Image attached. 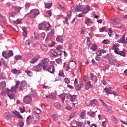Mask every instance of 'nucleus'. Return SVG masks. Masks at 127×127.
I'll list each match as a JSON object with an SVG mask.
<instances>
[{
	"label": "nucleus",
	"instance_id": "57",
	"mask_svg": "<svg viewBox=\"0 0 127 127\" xmlns=\"http://www.w3.org/2000/svg\"><path fill=\"white\" fill-rule=\"evenodd\" d=\"M113 50H114V52L116 54H119V53H120V51H119V48L116 49H113Z\"/></svg>",
	"mask_w": 127,
	"mask_h": 127
},
{
	"label": "nucleus",
	"instance_id": "44",
	"mask_svg": "<svg viewBox=\"0 0 127 127\" xmlns=\"http://www.w3.org/2000/svg\"><path fill=\"white\" fill-rule=\"evenodd\" d=\"M33 119L35 122H37V121H39V115H37L33 117Z\"/></svg>",
	"mask_w": 127,
	"mask_h": 127
},
{
	"label": "nucleus",
	"instance_id": "48",
	"mask_svg": "<svg viewBox=\"0 0 127 127\" xmlns=\"http://www.w3.org/2000/svg\"><path fill=\"white\" fill-rule=\"evenodd\" d=\"M25 73H26L29 77H31V76H32V72L30 71L26 70Z\"/></svg>",
	"mask_w": 127,
	"mask_h": 127
},
{
	"label": "nucleus",
	"instance_id": "54",
	"mask_svg": "<svg viewBox=\"0 0 127 127\" xmlns=\"http://www.w3.org/2000/svg\"><path fill=\"white\" fill-rule=\"evenodd\" d=\"M2 63L4 66V67H6V68H7V67H8V65H7V62H6V61H3L2 62Z\"/></svg>",
	"mask_w": 127,
	"mask_h": 127
},
{
	"label": "nucleus",
	"instance_id": "39",
	"mask_svg": "<svg viewBox=\"0 0 127 127\" xmlns=\"http://www.w3.org/2000/svg\"><path fill=\"white\" fill-rule=\"evenodd\" d=\"M80 117L81 118V119H85L86 118V113H85L84 112H82L81 113Z\"/></svg>",
	"mask_w": 127,
	"mask_h": 127
},
{
	"label": "nucleus",
	"instance_id": "60",
	"mask_svg": "<svg viewBox=\"0 0 127 127\" xmlns=\"http://www.w3.org/2000/svg\"><path fill=\"white\" fill-rule=\"evenodd\" d=\"M12 113L14 115L15 117H17V116L19 114V112H17V111H13Z\"/></svg>",
	"mask_w": 127,
	"mask_h": 127
},
{
	"label": "nucleus",
	"instance_id": "13",
	"mask_svg": "<svg viewBox=\"0 0 127 127\" xmlns=\"http://www.w3.org/2000/svg\"><path fill=\"white\" fill-rule=\"evenodd\" d=\"M48 71L51 74H53L55 72V69L54 68V66H50L48 68Z\"/></svg>",
	"mask_w": 127,
	"mask_h": 127
},
{
	"label": "nucleus",
	"instance_id": "51",
	"mask_svg": "<svg viewBox=\"0 0 127 127\" xmlns=\"http://www.w3.org/2000/svg\"><path fill=\"white\" fill-rule=\"evenodd\" d=\"M67 16L69 17V19H71V18L72 17V12L71 11L67 12Z\"/></svg>",
	"mask_w": 127,
	"mask_h": 127
},
{
	"label": "nucleus",
	"instance_id": "28",
	"mask_svg": "<svg viewBox=\"0 0 127 127\" xmlns=\"http://www.w3.org/2000/svg\"><path fill=\"white\" fill-rule=\"evenodd\" d=\"M111 23H113L114 24H119V22L118 21V19H111L110 20Z\"/></svg>",
	"mask_w": 127,
	"mask_h": 127
},
{
	"label": "nucleus",
	"instance_id": "8",
	"mask_svg": "<svg viewBox=\"0 0 127 127\" xmlns=\"http://www.w3.org/2000/svg\"><path fill=\"white\" fill-rule=\"evenodd\" d=\"M93 86L91 84V82H86L85 84V89L89 90L91 88H93Z\"/></svg>",
	"mask_w": 127,
	"mask_h": 127
},
{
	"label": "nucleus",
	"instance_id": "49",
	"mask_svg": "<svg viewBox=\"0 0 127 127\" xmlns=\"http://www.w3.org/2000/svg\"><path fill=\"white\" fill-rule=\"evenodd\" d=\"M87 38V44L88 46H90L91 45V41H90V38L88 37H86Z\"/></svg>",
	"mask_w": 127,
	"mask_h": 127
},
{
	"label": "nucleus",
	"instance_id": "55",
	"mask_svg": "<svg viewBox=\"0 0 127 127\" xmlns=\"http://www.w3.org/2000/svg\"><path fill=\"white\" fill-rule=\"evenodd\" d=\"M108 35L109 36H112L113 35V31H112V28H109V31L108 32Z\"/></svg>",
	"mask_w": 127,
	"mask_h": 127
},
{
	"label": "nucleus",
	"instance_id": "56",
	"mask_svg": "<svg viewBox=\"0 0 127 127\" xmlns=\"http://www.w3.org/2000/svg\"><path fill=\"white\" fill-rule=\"evenodd\" d=\"M102 43H103V44H108V43H110V40H104L102 41Z\"/></svg>",
	"mask_w": 127,
	"mask_h": 127
},
{
	"label": "nucleus",
	"instance_id": "36",
	"mask_svg": "<svg viewBox=\"0 0 127 127\" xmlns=\"http://www.w3.org/2000/svg\"><path fill=\"white\" fill-rule=\"evenodd\" d=\"M0 86L2 89H3V88H5L6 87V83L5 81H2L1 82Z\"/></svg>",
	"mask_w": 127,
	"mask_h": 127
},
{
	"label": "nucleus",
	"instance_id": "52",
	"mask_svg": "<svg viewBox=\"0 0 127 127\" xmlns=\"http://www.w3.org/2000/svg\"><path fill=\"white\" fill-rule=\"evenodd\" d=\"M119 54V55H121V56H123V57L126 56V54L124 51H120Z\"/></svg>",
	"mask_w": 127,
	"mask_h": 127
},
{
	"label": "nucleus",
	"instance_id": "23",
	"mask_svg": "<svg viewBox=\"0 0 127 127\" xmlns=\"http://www.w3.org/2000/svg\"><path fill=\"white\" fill-rule=\"evenodd\" d=\"M44 25L45 27H46L47 30H50V28H51V26H50V24H49V22H47L46 24H44Z\"/></svg>",
	"mask_w": 127,
	"mask_h": 127
},
{
	"label": "nucleus",
	"instance_id": "53",
	"mask_svg": "<svg viewBox=\"0 0 127 127\" xmlns=\"http://www.w3.org/2000/svg\"><path fill=\"white\" fill-rule=\"evenodd\" d=\"M96 54H97L98 56H101L102 55V52L101 51V50H98L96 52Z\"/></svg>",
	"mask_w": 127,
	"mask_h": 127
},
{
	"label": "nucleus",
	"instance_id": "42",
	"mask_svg": "<svg viewBox=\"0 0 127 127\" xmlns=\"http://www.w3.org/2000/svg\"><path fill=\"white\" fill-rule=\"evenodd\" d=\"M31 118V116L30 115H29L26 119V123L27 124H28V125H30V119Z\"/></svg>",
	"mask_w": 127,
	"mask_h": 127
},
{
	"label": "nucleus",
	"instance_id": "18",
	"mask_svg": "<svg viewBox=\"0 0 127 127\" xmlns=\"http://www.w3.org/2000/svg\"><path fill=\"white\" fill-rule=\"evenodd\" d=\"M90 79L93 82H97L98 81V77L96 76L93 75V74H90Z\"/></svg>",
	"mask_w": 127,
	"mask_h": 127
},
{
	"label": "nucleus",
	"instance_id": "12",
	"mask_svg": "<svg viewBox=\"0 0 127 127\" xmlns=\"http://www.w3.org/2000/svg\"><path fill=\"white\" fill-rule=\"evenodd\" d=\"M125 38V35H123L122 38L118 40V42L119 43H127V41H126Z\"/></svg>",
	"mask_w": 127,
	"mask_h": 127
},
{
	"label": "nucleus",
	"instance_id": "17",
	"mask_svg": "<svg viewBox=\"0 0 127 127\" xmlns=\"http://www.w3.org/2000/svg\"><path fill=\"white\" fill-rule=\"evenodd\" d=\"M71 102H75L77 100V95L69 94Z\"/></svg>",
	"mask_w": 127,
	"mask_h": 127
},
{
	"label": "nucleus",
	"instance_id": "30",
	"mask_svg": "<svg viewBox=\"0 0 127 127\" xmlns=\"http://www.w3.org/2000/svg\"><path fill=\"white\" fill-rule=\"evenodd\" d=\"M51 117L53 118V120L55 122H57V121L58 120V115L56 114H53L51 115Z\"/></svg>",
	"mask_w": 127,
	"mask_h": 127
},
{
	"label": "nucleus",
	"instance_id": "37",
	"mask_svg": "<svg viewBox=\"0 0 127 127\" xmlns=\"http://www.w3.org/2000/svg\"><path fill=\"white\" fill-rule=\"evenodd\" d=\"M84 81L85 82V84L86 83H88L89 82H90V81H89V77H88V76L87 75L84 76Z\"/></svg>",
	"mask_w": 127,
	"mask_h": 127
},
{
	"label": "nucleus",
	"instance_id": "26",
	"mask_svg": "<svg viewBox=\"0 0 127 127\" xmlns=\"http://www.w3.org/2000/svg\"><path fill=\"white\" fill-rule=\"evenodd\" d=\"M84 86V84L81 83V84H78L77 86H76V90L77 91H80L81 89H82V87Z\"/></svg>",
	"mask_w": 127,
	"mask_h": 127
},
{
	"label": "nucleus",
	"instance_id": "45",
	"mask_svg": "<svg viewBox=\"0 0 127 127\" xmlns=\"http://www.w3.org/2000/svg\"><path fill=\"white\" fill-rule=\"evenodd\" d=\"M15 58L16 60H20L21 59L22 57L20 55H17L15 56Z\"/></svg>",
	"mask_w": 127,
	"mask_h": 127
},
{
	"label": "nucleus",
	"instance_id": "22",
	"mask_svg": "<svg viewBox=\"0 0 127 127\" xmlns=\"http://www.w3.org/2000/svg\"><path fill=\"white\" fill-rule=\"evenodd\" d=\"M60 97H61V98L62 99L63 103H64L65 102V99H66V94H65V93L62 94L60 95Z\"/></svg>",
	"mask_w": 127,
	"mask_h": 127
},
{
	"label": "nucleus",
	"instance_id": "38",
	"mask_svg": "<svg viewBox=\"0 0 127 127\" xmlns=\"http://www.w3.org/2000/svg\"><path fill=\"white\" fill-rule=\"evenodd\" d=\"M11 56H13V51L12 50H9L7 57H11Z\"/></svg>",
	"mask_w": 127,
	"mask_h": 127
},
{
	"label": "nucleus",
	"instance_id": "15",
	"mask_svg": "<svg viewBox=\"0 0 127 127\" xmlns=\"http://www.w3.org/2000/svg\"><path fill=\"white\" fill-rule=\"evenodd\" d=\"M98 101L96 99L92 100L91 102V105L92 107H95V106H98Z\"/></svg>",
	"mask_w": 127,
	"mask_h": 127
},
{
	"label": "nucleus",
	"instance_id": "27",
	"mask_svg": "<svg viewBox=\"0 0 127 127\" xmlns=\"http://www.w3.org/2000/svg\"><path fill=\"white\" fill-rule=\"evenodd\" d=\"M54 107H55L58 110H60V108H61V105H60V103L56 102L54 103Z\"/></svg>",
	"mask_w": 127,
	"mask_h": 127
},
{
	"label": "nucleus",
	"instance_id": "43",
	"mask_svg": "<svg viewBox=\"0 0 127 127\" xmlns=\"http://www.w3.org/2000/svg\"><path fill=\"white\" fill-rule=\"evenodd\" d=\"M18 125L20 126V127H23L24 126V122L22 121H20L18 122Z\"/></svg>",
	"mask_w": 127,
	"mask_h": 127
},
{
	"label": "nucleus",
	"instance_id": "59",
	"mask_svg": "<svg viewBox=\"0 0 127 127\" xmlns=\"http://www.w3.org/2000/svg\"><path fill=\"white\" fill-rule=\"evenodd\" d=\"M90 116L92 118H95V117H96V113L92 112L90 114Z\"/></svg>",
	"mask_w": 127,
	"mask_h": 127
},
{
	"label": "nucleus",
	"instance_id": "25",
	"mask_svg": "<svg viewBox=\"0 0 127 127\" xmlns=\"http://www.w3.org/2000/svg\"><path fill=\"white\" fill-rule=\"evenodd\" d=\"M90 49L93 51H97V49H98V46L97 45L94 44L90 47Z\"/></svg>",
	"mask_w": 127,
	"mask_h": 127
},
{
	"label": "nucleus",
	"instance_id": "2",
	"mask_svg": "<svg viewBox=\"0 0 127 127\" xmlns=\"http://www.w3.org/2000/svg\"><path fill=\"white\" fill-rule=\"evenodd\" d=\"M104 90H105V92L106 94L108 95H114V96H118L117 93L115 92V91H112V88L111 87H108V88H105Z\"/></svg>",
	"mask_w": 127,
	"mask_h": 127
},
{
	"label": "nucleus",
	"instance_id": "9",
	"mask_svg": "<svg viewBox=\"0 0 127 127\" xmlns=\"http://www.w3.org/2000/svg\"><path fill=\"white\" fill-rule=\"evenodd\" d=\"M56 40L58 42H61V43H63L64 39H63V36L58 35L56 37Z\"/></svg>",
	"mask_w": 127,
	"mask_h": 127
},
{
	"label": "nucleus",
	"instance_id": "24",
	"mask_svg": "<svg viewBox=\"0 0 127 127\" xmlns=\"http://www.w3.org/2000/svg\"><path fill=\"white\" fill-rule=\"evenodd\" d=\"M12 72L13 74H15V75H19L20 74V70H18L16 69H14L12 70Z\"/></svg>",
	"mask_w": 127,
	"mask_h": 127
},
{
	"label": "nucleus",
	"instance_id": "47",
	"mask_svg": "<svg viewBox=\"0 0 127 127\" xmlns=\"http://www.w3.org/2000/svg\"><path fill=\"white\" fill-rule=\"evenodd\" d=\"M5 78H6L5 73H1L0 79H2L3 80H4L5 79Z\"/></svg>",
	"mask_w": 127,
	"mask_h": 127
},
{
	"label": "nucleus",
	"instance_id": "21",
	"mask_svg": "<svg viewBox=\"0 0 127 127\" xmlns=\"http://www.w3.org/2000/svg\"><path fill=\"white\" fill-rule=\"evenodd\" d=\"M76 126L78 127H85V124H84V122H77L76 123Z\"/></svg>",
	"mask_w": 127,
	"mask_h": 127
},
{
	"label": "nucleus",
	"instance_id": "64",
	"mask_svg": "<svg viewBox=\"0 0 127 127\" xmlns=\"http://www.w3.org/2000/svg\"><path fill=\"white\" fill-rule=\"evenodd\" d=\"M62 48H63L62 47V46H61V45H59V46L57 47L56 49H57V50L59 51V50H60L61 49H62Z\"/></svg>",
	"mask_w": 127,
	"mask_h": 127
},
{
	"label": "nucleus",
	"instance_id": "4",
	"mask_svg": "<svg viewBox=\"0 0 127 127\" xmlns=\"http://www.w3.org/2000/svg\"><path fill=\"white\" fill-rule=\"evenodd\" d=\"M42 69V64L39 63L38 65L34 67L33 70L35 72H39V71H41Z\"/></svg>",
	"mask_w": 127,
	"mask_h": 127
},
{
	"label": "nucleus",
	"instance_id": "61",
	"mask_svg": "<svg viewBox=\"0 0 127 127\" xmlns=\"http://www.w3.org/2000/svg\"><path fill=\"white\" fill-rule=\"evenodd\" d=\"M44 25V23H41L39 24V29L41 30L42 29V26Z\"/></svg>",
	"mask_w": 127,
	"mask_h": 127
},
{
	"label": "nucleus",
	"instance_id": "50",
	"mask_svg": "<svg viewBox=\"0 0 127 127\" xmlns=\"http://www.w3.org/2000/svg\"><path fill=\"white\" fill-rule=\"evenodd\" d=\"M25 7L26 9H28V8L30 7V3L28 2L26 3V4H25Z\"/></svg>",
	"mask_w": 127,
	"mask_h": 127
},
{
	"label": "nucleus",
	"instance_id": "29",
	"mask_svg": "<svg viewBox=\"0 0 127 127\" xmlns=\"http://www.w3.org/2000/svg\"><path fill=\"white\" fill-rule=\"evenodd\" d=\"M49 67V65L48 64H45L44 65L42 64V68H43L44 71H45V70L48 71Z\"/></svg>",
	"mask_w": 127,
	"mask_h": 127
},
{
	"label": "nucleus",
	"instance_id": "19",
	"mask_svg": "<svg viewBox=\"0 0 127 127\" xmlns=\"http://www.w3.org/2000/svg\"><path fill=\"white\" fill-rule=\"evenodd\" d=\"M83 6L80 5V4L77 5L75 8V10L76 11H77V12H79V11H82V10H81V9H83Z\"/></svg>",
	"mask_w": 127,
	"mask_h": 127
},
{
	"label": "nucleus",
	"instance_id": "46",
	"mask_svg": "<svg viewBox=\"0 0 127 127\" xmlns=\"http://www.w3.org/2000/svg\"><path fill=\"white\" fill-rule=\"evenodd\" d=\"M2 56H3V57H4L5 58H6V59H7V58H8V57L7 56H6V51H3L2 52Z\"/></svg>",
	"mask_w": 127,
	"mask_h": 127
},
{
	"label": "nucleus",
	"instance_id": "5",
	"mask_svg": "<svg viewBox=\"0 0 127 127\" xmlns=\"http://www.w3.org/2000/svg\"><path fill=\"white\" fill-rule=\"evenodd\" d=\"M54 29H52L51 31L48 33L47 38H46V40H48V39H51V37L54 35L55 33Z\"/></svg>",
	"mask_w": 127,
	"mask_h": 127
},
{
	"label": "nucleus",
	"instance_id": "33",
	"mask_svg": "<svg viewBox=\"0 0 127 127\" xmlns=\"http://www.w3.org/2000/svg\"><path fill=\"white\" fill-rule=\"evenodd\" d=\"M59 77H63L64 78L65 77V75L64 74V72L62 71V70H60L58 74Z\"/></svg>",
	"mask_w": 127,
	"mask_h": 127
},
{
	"label": "nucleus",
	"instance_id": "32",
	"mask_svg": "<svg viewBox=\"0 0 127 127\" xmlns=\"http://www.w3.org/2000/svg\"><path fill=\"white\" fill-rule=\"evenodd\" d=\"M85 24L88 25V23H92V20L89 18H86L85 20Z\"/></svg>",
	"mask_w": 127,
	"mask_h": 127
},
{
	"label": "nucleus",
	"instance_id": "41",
	"mask_svg": "<svg viewBox=\"0 0 127 127\" xmlns=\"http://www.w3.org/2000/svg\"><path fill=\"white\" fill-rule=\"evenodd\" d=\"M119 46H120V45H119V44H117V43L113 44L112 49H115L118 48L117 47H119Z\"/></svg>",
	"mask_w": 127,
	"mask_h": 127
},
{
	"label": "nucleus",
	"instance_id": "40",
	"mask_svg": "<svg viewBox=\"0 0 127 127\" xmlns=\"http://www.w3.org/2000/svg\"><path fill=\"white\" fill-rule=\"evenodd\" d=\"M56 62H57L58 64H61L62 63V60L61 58L56 59Z\"/></svg>",
	"mask_w": 127,
	"mask_h": 127
},
{
	"label": "nucleus",
	"instance_id": "16",
	"mask_svg": "<svg viewBox=\"0 0 127 127\" xmlns=\"http://www.w3.org/2000/svg\"><path fill=\"white\" fill-rule=\"evenodd\" d=\"M49 61V59L48 58H44L41 60V62L40 63H41V64H46V63H48V62Z\"/></svg>",
	"mask_w": 127,
	"mask_h": 127
},
{
	"label": "nucleus",
	"instance_id": "6",
	"mask_svg": "<svg viewBox=\"0 0 127 127\" xmlns=\"http://www.w3.org/2000/svg\"><path fill=\"white\" fill-rule=\"evenodd\" d=\"M30 13L31 14V17H32L33 18H35L37 15H38V14H39V12H38L37 10H32L30 11Z\"/></svg>",
	"mask_w": 127,
	"mask_h": 127
},
{
	"label": "nucleus",
	"instance_id": "11",
	"mask_svg": "<svg viewBox=\"0 0 127 127\" xmlns=\"http://www.w3.org/2000/svg\"><path fill=\"white\" fill-rule=\"evenodd\" d=\"M27 86V83H26V81H22L21 82V83L20 85V90L21 91H22V90H23L24 87H26Z\"/></svg>",
	"mask_w": 127,
	"mask_h": 127
},
{
	"label": "nucleus",
	"instance_id": "31",
	"mask_svg": "<svg viewBox=\"0 0 127 127\" xmlns=\"http://www.w3.org/2000/svg\"><path fill=\"white\" fill-rule=\"evenodd\" d=\"M45 4V6L46 8H50V7H51V6H52V3H44Z\"/></svg>",
	"mask_w": 127,
	"mask_h": 127
},
{
	"label": "nucleus",
	"instance_id": "62",
	"mask_svg": "<svg viewBox=\"0 0 127 127\" xmlns=\"http://www.w3.org/2000/svg\"><path fill=\"white\" fill-rule=\"evenodd\" d=\"M112 120L114 122V123H117V118L115 116L112 117Z\"/></svg>",
	"mask_w": 127,
	"mask_h": 127
},
{
	"label": "nucleus",
	"instance_id": "35",
	"mask_svg": "<svg viewBox=\"0 0 127 127\" xmlns=\"http://www.w3.org/2000/svg\"><path fill=\"white\" fill-rule=\"evenodd\" d=\"M34 111L36 113V114H40V113H41V110L36 107L34 108Z\"/></svg>",
	"mask_w": 127,
	"mask_h": 127
},
{
	"label": "nucleus",
	"instance_id": "7",
	"mask_svg": "<svg viewBox=\"0 0 127 127\" xmlns=\"http://www.w3.org/2000/svg\"><path fill=\"white\" fill-rule=\"evenodd\" d=\"M40 58V56L39 55H36L32 60L30 61V63L33 64L34 63H36L37 60Z\"/></svg>",
	"mask_w": 127,
	"mask_h": 127
},
{
	"label": "nucleus",
	"instance_id": "3",
	"mask_svg": "<svg viewBox=\"0 0 127 127\" xmlns=\"http://www.w3.org/2000/svg\"><path fill=\"white\" fill-rule=\"evenodd\" d=\"M23 101L25 104H31L32 99L30 96L27 95L24 98Z\"/></svg>",
	"mask_w": 127,
	"mask_h": 127
},
{
	"label": "nucleus",
	"instance_id": "10",
	"mask_svg": "<svg viewBox=\"0 0 127 127\" xmlns=\"http://www.w3.org/2000/svg\"><path fill=\"white\" fill-rule=\"evenodd\" d=\"M14 10H15V12H13L14 14H17L20 10H21V7H16L15 6H12Z\"/></svg>",
	"mask_w": 127,
	"mask_h": 127
},
{
	"label": "nucleus",
	"instance_id": "34",
	"mask_svg": "<svg viewBox=\"0 0 127 127\" xmlns=\"http://www.w3.org/2000/svg\"><path fill=\"white\" fill-rule=\"evenodd\" d=\"M22 20L21 19H18L16 21H13L14 23L15 24H20L21 22H22Z\"/></svg>",
	"mask_w": 127,
	"mask_h": 127
},
{
	"label": "nucleus",
	"instance_id": "20",
	"mask_svg": "<svg viewBox=\"0 0 127 127\" xmlns=\"http://www.w3.org/2000/svg\"><path fill=\"white\" fill-rule=\"evenodd\" d=\"M90 6H87L86 7L84 8V10H83V13L84 14H86V13H87L88 12H89V11H90Z\"/></svg>",
	"mask_w": 127,
	"mask_h": 127
},
{
	"label": "nucleus",
	"instance_id": "63",
	"mask_svg": "<svg viewBox=\"0 0 127 127\" xmlns=\"http://www.w3.org/2000/svg\"><path fill=\"white\" fill-rule=\"evenodd\" d=\"M49 99H55V96L50 94L49 95Z\"/></svg>",
	"mask_w": 127,
	"mask_h": 127
},
{
	"label": "nucleus",
	"instance_id": "14",
	"mask_svg": "<svg viewBox=\"0 0 127 127\" xmlns=\"http://www.w3.org/2000/svg\"><path fill=\"white\" fill-rule=\"evenodd\" d=\"M41 49H42V51H44V52H46V51L48 50V47L45 44H42L41 45Z\"/></svg>",
	"mask_w": 127,
	"mask_h": 127
},
{
	"label": "nucleus",
	"instance_id": "1",
	"mask_svg": "<svg viewBox=\"0 0 127 127\" xmlns=\"http://www.w3.org/2000/svg\"><path fill=\"white\" fill-rule=\"evenodd\" d=\"M16 88H17L16 86L12 87L11 88V90L7 88L6 89V91H3L1 94L2 96H5V93H7L9 98L11 100H13V99H14V94H13V93L16 92Z\"/></svg>",
	"mask_w": 127,
	"mask_h": 127
},
{
	"label": "nucleus",
	"instance_id": "58",
	"mask_svg": "<svg viewBox=\"0 0 127 127\" xmlns=\"http://www.w3.org/2000/svg\"><path fill=\"white\" fill-rule=\"evenodd\" d=\"M53 55L55 57H56V56H58V53H57V52L56 51H53Z\"/></svg>",
	"mask_w": 127,
	"mask_h": 127
}]
</instances>
